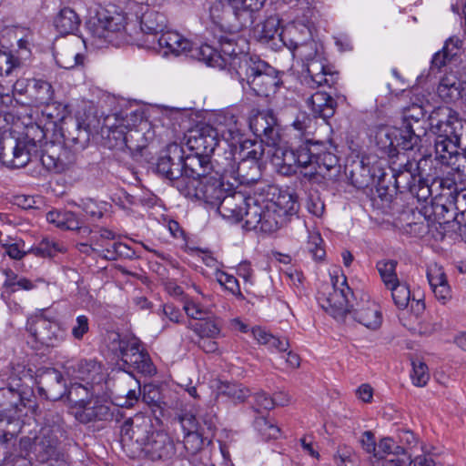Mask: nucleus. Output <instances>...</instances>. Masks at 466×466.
I'll return each mask as SVG.
<instances>
[{"label": "nucleus", "mask_w": 466, "mask_h": 466, "mask_svg": "<svg viewBox=\"0 0 466 466\" xmlns=\"http://www.w3.org/2000/svg\"><path fill=\"white\" fill-rule=\"evenodd\" d=\"M252 334L257 341L269 349H275L278 351L285 352L289 348V340L286 338H278L267 332L265 329L257 327L252 329Z\"/></svg>", "instance_id": "55"}, {"label": "nucleus", "mask_w": 466, "mask_h": 466, "mask_svg": "<svg viewBox=\"0 0 466 466\" xmlns=\"http://www.w3.org/2000/svg\"><path fill=\"white\" fill-rule=\"evenodd\" d=\"M66 246L55 238H44L35 246H33L28 252L41 258H52L58 253L66 252Z\"/></svg>", "instance_id": "49"}, {"label": "nucleus", "mask_w": 466, "mask_h": 466, "mask_svg": "<svg viewBox=\"0 0 466 466\" xmlns=\"http://www.w3.org/2000/svg\"><path fill=\"white\" fill-rule=\"evenodd\" d=\"M410 456L392 438H383L377 445L372 466H408Z\"/></svg>", "instance_id": "21"}, {"label": "nucleus", "mask_w": 466, "mask_h": 466, "mask_svg": "<svg viewBox=\"0 0 466 466\" xmlns=\"http://www.w3.org/2000/svg\"><path fill=\"white\" fill-rule=\"evenodd\" d=\"M18 428V420L15 419V423L8 425L6 418H0V444L6 450L5 456L12 452L10 449L15 446Z\"/></svg>", "instance_id": "56"}, {"label": "nucleus", "mask_w": 466, "mask_h": 466, "mask_svg": "<svg viewBox=\"0 0 466 466\" xmlns=\"http://www.w3.org/2000/svg\"><path fill=\"white\" fill-rule=\"evenodd\" d=\"M179 422L186 433L184 446L186 450H189L191 443L198 445L203 444L204 428L200 425L198 420L191 412H185L179 416Z\"/></svg>", "instance_id": "38"}, {"label": "nucleus", "mask_w": 466, "mask_h": 466, "mask_svg": "<svg viewBox=\"0 0 466 466\" xmlns=\"http://www.w3.org/2000/svg\"><path fill=\"white\" fill-rule=\"evenodd\" d=\"M46 220L50 224H54L56 228L61 229L76 230L79 229L83 233H91L88 228H82L80 220L76 215L67 210H51L46 214Z\"/></svg>", "instance_id": "40"}, {"label": "nucleus", "mask_w": 466, "mask_h": 466, "mask_svg": "<svg viewBox=\"0 0 466 466\" xmlns=\"http://www.w3.org/2000/svg\"><path fill=\"white\" fill-rule=\"evenodd\" d=\"M427 279L436 299L446 305L451 299V289L443 268L437 263L429 265Z\"/></svg>", "instance_id": "29"}, {"label": "nucleus", "mask_w": 466, "mask_h": 466, "mask_svg": "<svg viewBox=\"0 0 466 466\" xmlns=\"http://www.w3.org/2000/svg\"><path fill=\"white\" fill-rule=\"evenodd\" d=\"M430 121L436 137L461 138L462 120L452 108L446 106L435 108L430 116Z\"/></svg>", "instance_id": "18"}, {"label": "nucleus", "mask_w": 466, "mask_h": 466, "mask_svg": "<svg viewBox=\"0 0 466 466\" xmlns=\"http://www.w3.org/2000/svg\"><path fill=\"white\" fill-rule=\"evenodd\" d=\"M189 56L199 61L205 62L209 66L218 67L219 63H217V47H213L208 44L197 46L192 43V48L189 52Z\"/></svg>", "instance_id": "59"}, {"label": "nucleus", "mask_w": 466, "mask_h": 466, "mask_svg": "<svg viewBox=\"0 0 466 466\" xmlns=\"http://www.w3.org/2000/svg\"><path fill=\"white\" fill-rule=\"evenodd\" d=\"M266 0H228L238 24L235 27H248L253 23L252 13L260 10Z\"/></svg>", "instance_id": "35"}, {"label": "nucleus", "mask_w": 466, "mask_h": 466, "mask_svg": "<svg viewBox=\"0 0 466 466\" xmlns=\"http://www.w3.org/2000/svg\"><path fill=\"white\" fill-rule=\"evenodd\" d=\"M460 140V137H436L434 141L436 161L448 166L458 152Z\"/></svg>", "instance_id": "41"}, {"label": "nucleus", "mask_w": 466, "mask_h": 466, "mask_svg": "<svg viewBox=\"0 0 466 466\" xmlns=\"http://www.w3.org/2000/svg\"><path fill=\"white\" fill-rule=\"evenodd\" d=\"M182 35L176 31H164L156 39H148L146 44L147 49H151L164 56V49H171L174 47L175 41H181Z\"/></svg>", "instance_id": "54"}, {"label": "nucleus", "mask_w": 466, "mask_h": 466, "mask_svg": "<svg viewBox=\"0 0 466 466\" xmlns=\"http://www.w3.org/2000/svg\"><path fill=\"white\" fill-rule=\"evenodd\" d=\"M261 177L260 165L243 158H238L235 173L232 178L240 185L250 186Z\"/></svg>", "instance_id": "39"}, {"label": "nucleus", "mask_w": 466, "mask_h": 466, "mask_svg": "<svg viewBox=\"0 0 466 466\" xmlns=\"http://www.w3.org/2000/svg\"><path fill=\"white\" fill-rule=\"evenodd\" d=\"M42 113L43 116L49 120L50 124L56 127L59 122L65 120L68 112L66 106L64 104L50 101L45 104V108Z\"/></svg>", "instance_id": "62"}, {"label": "nucleus", "mask_w": 466, "mask_h": 466, "mask_svg": "<svg viewBox=\"0 0 466 466\" xmlns=\"http://www.w3.org/2000/svg\"><path fill=\"white\" fill-rule=\"evenodd\" d=\"M293 56L307 62V75L303 76V82L311 88L329 86L331 87L337 81V75L328 71L325 65L319 59L318 44L312 39L306 40L296 49H292Z\"/></svg>", "instance_id": "8"}, {"label": "nucleus", "mask_w": 466, "mask_h": 466, "mask_svg": "<svg viewBox=\"0 0 466 466\" xmlns=\"http://www.w3.org/2000/svg\"><path fill=\"white\" fill-rule=\"evenodd\" d=\"M34 439L30 437H23L19 441L18 449L15 452H10L5 456L7 462L13 466H31V461L28 460L30 451L33 452Z\"/></svg>", "instance_id": "51"}, {"label": "nucleus", "mask_w": 466, "mask_h": 466, "mask_svg": "<svg viewBox=\"0 0 466 466\" xmlns=\"http://www.w3.org/2000/svg\"><path fill=\"white\" fill-rule=\"evenodd\" d=\"M299 208L297 198L292 194L281 193L277 200L260 196V204L252 202L249 224L251 227H260L261 232L272 233L286 225Z\"/></svg>", "instance_id": "3"}, {"label": "nucleus", "mask_w": 466, "mask_h": 466, "mask_svg": "<svg viewBox=\"0 0 466 466\" xmlns=\"http://www.w3.org/2000/svg\"><path fill=\"white\" fill-rule=\"evenodd\" d=\"M3 272L5 276V279L2 287L4 292L7 293L8 295H11L18 290H32L36 288L35 283L41 281L40 279L32 281L25 277H19L10 268L4 269Z\"/></svg>", "instance_id": "46"}, {"label": "nucleus", "mask_w": 466, "mask_h": 466, "mask_svg": "<svg viewBox=\"0 0 466 466\" xmlns=\"http://www.w3.org/2000/svg\"><path fill=\"white\" fill-rule=\"evenodd\" d=\"M152 423L149 418L143 415H136L124 421L121 426L123 440L134 441L143 448L151 440Z\"/></svg>", "instance_id": "24"}, {"label": "nucleus", "mask_w": 466, "mask_h": 466, "mask_svg": "<svg viewBox=\"0 0 466 466\" xmlns=\"http://www.w3.org/2000/svg\"><path fill=\"white\" fill-rule=\"evenodd\" d=\"M450 200L453 204V208L458 212L460 224L466 228V189L458 190L457 187L449 193Z\"/></svg>", "instance_id": "64"}, {"label": "nucleus", "mask_w": 466, "mask_h": 466, "mask_svg": "<svg viewBox=\"0 0 466 466\" xmlns=\"http://www.w3.org/2000/svg\"><path fill=\"white\" fill-rule=\"evenodd\" d=\"M31 83L29 96L34 99L35 103L45 105L52 101L54 90L49 82L42 79H32Z\"/></svg>", "instance_id": "53"}, {"label": "nucleus", "mask_w": 466, "mask_h": 466, "mask_svg": "<svg viewBox=\"0 0 466 466\" xmlns=\"http://www.w3.org/2000/svg\"><path fill=\"white\" fill-rule=\"evenodd\" d=\"M270 147L273 148L271 162L278 172L284 176H291L300 168L302 175L310 180L339 164L336 147L331 142L305 139L292 149L282 146L280 141Z\"/></svg>", "instance_id": "1"}, {"label": "nucleus", "mask_w": 466, "mask_h": 466, "mask_svg": "<svg viewBox=\"0 0 466 466\" xmlns=\"http://www.w3.org/2000/svg\"><path fill=\"white\" fill-rule=\"evenodd\" d=\"M209 15L214 24L220 26L221 29L232 32L243 29V27H235L238 24V20L228 3L225 4L220 0L214 1L209 7Z\"/></svg>", "instance_id": "32"}, {"label": "nucleus", "mask_w": 466, "mask_h": 466, "mask_svg": "<svg viewBox=\"0 0 466 466\" xmlns=\"http://www.w3.org/2000/svg\"><path fill=\"white\" fill-rule=\"evenodd\" d=\"M352 318L369 329L375 330L381 326L382 314L380 306L372 300L367 299L357 304L351 309Z\"/></svg>", "instance_id": "31"}, {"label": "nucleus", "mask_w": 466, "mask_h": 466, "mask_svg": "<svg viewBox=\"0 0 466 466\" xmlns=\"http://www.w3.org/2000/svg\"><path fill=\"white\" fill-rule=\"evenodd\" d=\"M396 267L397 261L392 259L380 260L376 265L380 279L386 288L392 287V285H396L400 282L396 273Z\"/></svg>", "instance_id": "61"}, {"label": "nucleus", "mask_w": 466, "mask_h": 466, "mask_svg": "<svg viewBox=\"0 0 466 466\" xmlns=\"http://www.w3.org/2000/svg\"><path fill=\"white\" fill-rule=\"evenodd\" d=\"M190 454V461L193 466H216L213 461V450L209 447H201L197 443H191L189 450H187Z\"/></svg>", "instance_id": "57"}, {"label": "nucleus", "mask_w": 466, "mask_h": 466, "mask_svg": "<svg viewBox=\"0 0 466 466\" xmlns=\"http://www.w3.org/2000/svg\"><path fill=\"white\" fill-rule=\"evenodd\" d=\"M188 329L193 330L198 338L217 339L221 333V323L216 317H205L198 322H189Z\"/></svg>", "instance_id": "45"}, {"label": "nucleus", "mask_w": 466, "mask_h": 466, "mask_svg": "<svg viewBox=\"0 0 466 466\" xmlns=\"http://www.w3.org/2000/svg\"><path fill=\"white\" fill-rule=\"evenodd\" d=\"M279 20L276 17H268L260 26L255 30V36L262 44L271 43L272 47H279L277 40H279Z\"/></svg>", "instance_id": "48"}, {"label": "nucleus", "mask_w": 466, "mask_h": 466, "mask_svg": "<svg viewBox=\"0 0 466 466\" xmlns=\"http://www.w3.org/2000/svg\"><path fill=\"white\" fill-rule=\"evenodd\" d=\"M45 137L43 128L32 126L27 128L25 137L15 141L11 151L6 152L0 138V159L8 167L21 168L31 160L32 152L36 151L37 143Z\"/></svg>", "instance_id": "9"}, {"label": "nucleus", "mask_w": 466, "mask_h": 466, "mask_svg": "<svg viewBox=\"0 0 466 466\" xmlns=\"http://www.w3.org/2000/svg\"><path fill=\"white\" fill-rule=\"evenodd\" d=\"M249 127L254 135L264 140L268 147L276 146L281 140L280 127L271 110H263L249 119Z\"/></svg>", "instance_id": "19"}, {"label": "nucleus", "mask_w": 466, "mask_h": 466, "mask_svg": "<svg viewBox=\"0 0 466 466\" xmlns=\"http://www.w3.org/2000/svg\"><path fill=\"white\" fill-rule=\"evenodd\" d=\"M397 160L400 162L397 163L396 160L390 161V169L394 178L395 187L400 192L405 190L410 192L413 183H415L420 176L416 173L419 168V163L415 160L409 159L407 155L400 156Z\"/></svg>", "instance_id": "23"}, {"label": "nucleus", "mask_w": 466, "mask_h": 466, "mask_svg": "<svg viewBox=\"0 0 466 466\" xmlns=\"http://www.w3.org/2000/svg\"><path fill=\"white\" fill-rule=\"evenodd\" d=\"M420 141V135L416 133L410 123H406L404 127H380L375 133L376 146L390 161L406 155L400 150H412Z\"/></svg>", "instance_id": "7"}, {"label": "nucleus", "mask_w": 466, "mask_h": 466, "mask_svg": "<svg viewBox=\"0 0 466 466\" xmlns=\"http://www.w3.org/2000/svg\"><path fill=\"white\" fill-rule=\"evenodd\" d=\"M106 339L108 350L123 365L144 376L151 377L156 374L157 369L138 338L110 332Z\"/></svg>", "instance_id": "5"}, {"label": "nucleus", "mask_w": 466, "mask_h": 466, "mask_svg": "<svg viewBox=\"0 0 466 466\" xmlns=\"http://www.w3.org/2000/svg\"><path fill=\"white\" fill-rule=\"evenodd\" d=\"M63 432L64 429L58 417L52 423L49 422V420H46L45 425L34 437L33 453L39 461H59L60 456H63L59 451V439Z\"/></svg>", "instance_id": "12"}, {"label": "nucleus", "mask_w": 466, "mask_h": 466, "mask_svg": "<svg viewBox=\"0 0 466 466\" xmlns=\"http://www.w3.org/2000/svg\"><path fill=\"white\" fill-rule=\"evenodd\" d=\"M462 50V40L456 36H451L445 41L441 50L436 52L431 59V70L441 71L443 67L451 69L456 66Z\"/></svg>", "instance_id": "26"}, {"label": "nucleus", "mask_w": 466, "mask_h": 466, "mask_svg": "<svg viewBox=\"0 0 466 466\" xmlns=\"http://www.w3.org/2000/svg\"><path fill=\"white\" fill-rule=\"evenodd\" d=\"M73 409L76 420L82 424L110 421L118 412L109 401L99 398L76 400Z\"/></svg>", "instance_id": "15"}, {"label": "nucleus", "mask_w": 466, "mask_h": 466, "mask_svg": "<svg viewBox=\"0 0 466 466\" xmlns=\"http://www.w3.org/2000/svg\"><path fill=\"white\" fill-rule=\"evenodd\" d=\"M128 116L126 114V116L123 115H113L108 116L105 118L104 127L102 128V132H105V129L107 131V136L110 137L111 135L116 139L119 140L120 143H116V146L123 145L126 142V137L124 134V129L128 127V126L132 125L133 123H129L127 119Z\"/></svg>", "instance_id": "47"}, {"label": "nucleus", "mask_w": 466, "mask_h": 466, "mask_svg": "<svg viewBox=\"0 0 466 466\" xmlns=\"http://www.w3.org/2000/svg\"><path fill=\"white\" fill-rule=\"evenodd\" d=\"M216 162V169L212 166L213 174L224 178L225 177H228L232 178L237 162H238V154L237 151H233L230 149L229 151H225L223 156H218Z\"/></svg>", "instance_id": "50"}, {"label": "nucleus", "mask_w": 466, "mask_h": 466, "mask_svg": "<svg viewBox=\"0 0 466 466\" xmlns=\"http://www.w3.org/2000/svg\"><path fill=\"white\" fill-rule=\"evenodd\" d=\"M177 190L186 198L202 200L207 204L217 207L228 188H225L224 178L210 173L198 180H192V185L187 186L177 182Z\"/></svg>", "instance_id": "11"}, {"label": "nucleus", "mask_w": 466, "mask_h": 466, "mask_svg": "<svg viewBox=\"0 0 466 466\" xmlns=\"http://www.w3.org/2000/svg\"><path fill=\"white\" fill-rule=\"evenodd\" d=\"M48 376L50 377L52 384L47 389L39 387V392L45 395L48 400H58L64 396L66 390L64 377L59 371L55 370L50 371Z\"/></svg>", "instance_id": "52"}, {"label": "nucleus", "mask_w": 466, "mask_h": 466, "mask_svg": "<svg viewBox=\"0 0 466 466\" xmlns=\"http://www.w3.org/2000/svg\"><path fill=\"white\" fill-rule=\"evenodd\" d=\"M241 135L238 137L235 143H239L238 148H236L238 158H243L246 160H250L251 162H257L259 164V161L264 155L265 148L263 143L264 140H252V139H245L240 140Z\"/></svg>", "instance_id": "44"}, {"label": "nucleus", "mask_w": 466, "mask_h": 466, "mask_svg": "<svg viewBox=\"0 0 466 466\" xmlns=\"http://www.w3.org/2000/svg\"><path fill=\"white\" fill-rule=\"evenodd\" d=\"M306 102L315 117H321L325 120L333 116L337 106L334 98L323 91H317L308 97Z\"/></svg>", "instance_id": "37"}, {"label": "nucleus", "mask_w": 466, "mask_h": 466, "mask_svg": "<svg viewBox=\"0 0 466 466\" xmlns=\"http://www.w3.org/2000/svg\"><path fill=\"white\" fill-rule=\"evenodd\" d=\"M342 279L340 288L338 287L339 279H332L333 292L327 298H319L321 308L335 319L346 317L352 309L350 298L353 297V293L347 284L346 277L342 276Z\"/></svg>", "instance_id": "17"}, {"label": "nucleus", "mask_w": 466, "mask_h": 466, "mask_svg": "<svg viewBox=\"0 0 466 466\" xmlns=\"http://www.w3.org/2000/svg\"><path fill=\"white\" fill-rule=\"evenodd\" d=\"M218 395L228 398L234 403L243 402L249 395V390L241 384L223 382L218 389Z\"/></svg>", "instance_id": "58"}, {"label": "nucleus", "mask_w": 466, "mask_h": 466, "mask_svg": "<svg viewBox=\"0 0 466 466\" xmlns=\"http://www.w3.org/2000/svg\"><path fill=\"white\" fill-rule=\"evenodd\" d=\"M167 25V19L163 13L154 9L145 11L140 18L142 38L139 40L138 46L146 48L148 39H156L165 31Z\"/></svg>", "instance_id": "27"}, {"label": "nucleus", "mask_w": 466, "mask_h": 466, "mask_svg": "<svg viewBox=\"0 0 466 466\" xmlns=\"http://www.w3.org/2000/svg\"><path fill=\"white\" fill-rule=\"evenodd\" d=\"M182 162L183 149L177 144L169 145L164 154L159 157L157 163V171L170 180L172 186L177 189V182L181 180L185 184L182 177Z\"/></svg>", "instance_id": "22"}, {"label": "nucleus", "mask_w": 466, "mask_h": 466, "mask_svg": "<svg viewBox=\"0 0 466 466\" xmlns=\"http://www.w3.org/2000/svg\"><path fill=\"white\" fill-rule=\"evenodd\" d=\"M182 177L187 186L192 185V180H198L212 173V163L210 157L207 156L192 153L186 157H183Z\"/></svg>", "instance_id": "28"}, {"label": "nucleus", "mask_w": 466, "mask_h": 466, "mask_svg": "<svg viewBox=\"0 0 466 466\" xmlns=\"http://www.w3.org/2000/svg\"><path fill=\"white\" fill-rule=\"evenodd\" d=\"M462 83L457 75L450 72L440 81L437 88L439 96L445 102H451L461 97Z\"/></svg>", "instance_id": "43"}, {"label": "nucleus", "mask_w": 466, "mask_h": 466, "mask_svg": "<svg viewBox=\"0 0 466 466\" xmlns=\"http://www.w3.org/2000/svg\"><path fill=\"white\" fill-rule=\"evenodd\" d=\"M64 370L72 380H80L91 385L100 379L101 366L95 360H70L64 365Z\"/></svg>", "instance_id": "25"}, {"label": "nucleus", "mask_w": 466, "mask_h": 466, "mask_svg": "<svg viewBox=\"0 0 466 466\" xmlns=\"http://www.w3.org/2000/svg\"><path fill=\"white\" fill-rule=\"evenodd\" d=\"M252 202L260 204V196H247L241 191L228 190L217 205L218 213L227 219L238 222L244 219L248 230H259L260 227H251L249 213Z\"/></svg>", "instance_id": "10"}, {"label": "nucleus", "mask_w": 466, "mask_h": 466, "mask_svg": "<svg viewBox=\"0 0 466 466\" xmlns=\"http://www.w3.org/2000/svg\"><path fill=\"white\" fill-rule=\"evenodd\" d=\"M432 214L440 226L446 228L451 223L460 224L458 212L453 208V204L450 200V196L441 194L440 198H435L431 203Z\"/></svg>", "instance_id": "36"}, {"label": "nucleus", "mask_w": 466, "mask_h": 466, "mask_svg": "<svg viewBox=\"0 0 466 466\" xmlns=\"http://www.w3.org/2000/svg\"><path fill=\"white\" fill-rule=\"evenodd\" d=\"M233 33L230 31L228 34L221 35L218 37L217 47L218 68L228 69L231 76L237 73V68L233 66L235 62L242 60L243 56H251V55L244 52L243 46H239Z\"/></svg>", "instance_id": "20"}, {"label": "nucleus", "mask_w": 466, "mask_h": 466, "mask_svg": "<svg viewBox=\"0 0 466 466\" xmlns=\"http://www.w3.org/2000/svg\"><path fill=\"white\" fill-rule=\"evenodd\" d=\"M103 257L108 260H116L118 258L132 259L136 257V252L128 245L122 242H113L102 249Z\"/></svg>", "instance_id": "60"}, {"label": "nucleus", "mask_w": 466, "mask_h": 466, "mask_svg": "<svg viewBox=\"0 0 466 466\" xmlns=\"http://www.w3.org/2000/svg\"><path fill=\"white\" fill-rule=\"evenodd\" d=\"M27 330L37 342L46 347H56L66 339L65 329L57 321L46 317L44 311L28 320Z\"/></svg>", "instance_id": "16"}, {"label": "nucleus", "mask_w": 466, "mask_h": 466, "mask_svg": "<svg viewBox=\"0 0 466 466\" xmlns=\"http://www.w3.org/2000/svg\"><path fill=\"white\" fill-rule=\"evenodd\" d=\"M311 37V30L307 25L295 22L281 30L279 41L291 51Z\"/></svg>", "instance_id": "34"}, {"label": "nucleus", "mask_w": 466, "mask_h": 466, "mask_svg": "<svg viewBox=\"0 0 466 466\" xmlns=\"http://www.w3.org/2000/svg\"><path fill=\"white\" fill-rule=\"evenodd\" d=\"M80 25V18L70 7L62 8L54 18L56 30L62 35L74 34Z\"/></svg>", "instance_id": "42"}, {"label": "nucleus", "mask_w": 466, "mask_h": 466, "mask_svg": "<svg viewBox=\"0 0 466 466\" xmlns=\"http://www.w3.org/2000/svg\"><path fill=\"white\" fill-rule=\"evenodd\" d=\"M66 127H61L63 143L66 146L80 150L85 148L89 141V132L78 120L71 119Z\"/></svg>", "instance_id": "33"}, {"label": "nucleus", "mask_w": 466, "mask_h": 466, "mask_svg": "<svg viewBox=\"0 0 466 466\" xmlns=\"http://www.w3.org/2000/svg\"><path fill=\"white\" fill-rule=\"evenodd\" d=\"M240 136V128L237 120L232 116L228 126H220L215 128L209 125H203L189 131L187 146L190 151L201 156L209 157L218 146L221 137L229 147Z\"/></svg>", "instance_id": "6"}, {"label": "nucleus", "mask_w": 466, "mask_h": 466, "mask_svg": "<svg viewBox=\"0 0 466 466\" xmlns=\"http://www.w3.org/2000/svg\"><path fill=\"white\" fill-rule=\"evenodd\" d=\"M33 384L32 370L23 364L11 367L7 386L0 389V418H6L8 425L15 423V416L23 408L34 402Z\"/></svg>", "instance_id": "2"}, {"label": "nucleus", "mask_w": 466, "mask_h": 466, "mask_svg": "<svg viewBox=\"0 0 466 466\" xmlns=\"http://www.w3.org/2000/svg\"><path fill=\"white\" fill-rule=\"evenodd\" d=\"M143 450L152 461L170 459L176 452L173 441L162 431L152 432Z\"/></svg>", "instance_id": "30"}, {"label": "nucleus", "mask_w": 466, "mask_h": 466, "mask_svg": "<svg viewBox=\"0 0 466 466\" xmlns=\"http://www.w3.org/2000/svg\"><path fill=\"white\" fill-rule=\"evenodd\" d=\"M88 29L95 38L119 46L125 40V17L121 14L102 11L88 23Z\"/></svg>", "instance_id": "14"}, {"label": "nucleus", "mask_w": 466, "mask_h": 466, "mask_svg": "<svg viewBox=\"0 0 466 466\" xmlns=\"http://www.w3.org/2000/svg\"><path fill=\"white\" fill-rule=\"evenodd\" d=\"M125 377V380L127 384L130 386V388L125 392L124 402L119 403V405L126 408H131L136 403H137L142 390L140 382L136 380L130 373H127Z\"/></svg>", "instance_id": "63"}, {"label": "nucleus", "mask_w": 466, "mask_h": 466, "mask_svg": "<svg viewBox=\"0 0 466 466\" xmlns=\"http://www.w3.org/2000/svg\"><path fill=\"white\" fill-rule=\"evenodd\" d=\"M237 68L234 75L243 88L246 86L259 96H268L275 93L280 84L277 70L258 56H243L235 62Z\"/></svg>", "instance_id": "4"}, {"label": "nucleus", "mask_w": 466, "mask_h": 466, "mask_svg": "<svg viewBox=\"0 0 466 466\" xmlns=\"http://www.w3.org/2000/svg\"><path fill=\"white\" fill-rule=\"evenodd\" d=\"M45 138L46 136L37 143L36 151H33L32 156H37L40 151V160L49 171L62 173L68 169L76 162V150L61 143L44 141Z\"/></svg>", "instance_id": "13"}]
</instances>
